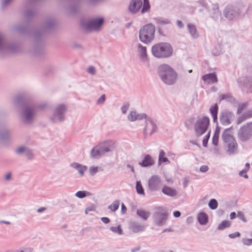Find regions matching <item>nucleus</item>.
Masks as SVG:
<instances>
[{
	"instance_id": "obj_17",
	"label": "nucleus",
	"mask_w": 252,
	"mask_h": 252,
	"mask_svg": "<svg viewBox=\"0 0 252 252\" xmlns=\"http://www.w3.org/2000/svg\"><path fill=\"white\" fill-rule=\"evenodd\" d=\"M137 51L139 57L143 63H146L149 61L148 58V55L147 53L146 47L142 45L140 43H137L136 44Z\"/></svg>"
},
{
	"instance_id": "obj_46",
	"label": "nucleus",
	"mask_w": 252,
	"mask_h": 252,
	"mask_svg": "<svg viewBox=\"0 0 252 252\" xmlns=\"http://www.w3.org/2000/svg\"><path fill=\"white\" fill-rule=\"evenodd\" d=\"M242 242L245 246H250L252 245V238H243Z\"/></svg>"
},
{
	"instance_id": "obj_34",
	"label": "nucleus",
	"mask_w": 252,
	"mask_h": 252,
	"mask_svg": "<svg viewBox=\"0 0 252 252\" xmlns=\"http://www.w3.org/2000/svg\"><path fill=\"white\" fill-rule=\"evenodd\" d=\"M169 162V160L165 157V152L163 150H160L159 151L158 162V164H161L162 162Z\"/></svg>"
},
{
	"instance_id": "obj_22",
	"label": "nucleus",
	"mask_w": 252,
	"mask_h": 252,
	"mask_svg": "<svg viewBox=\"0 0 252 252\" xmlns=\"http://www.w3.org/2000/svg\"><path fill=\"white\" fill-rule=\"evenodd\" d=\"M211 18L215 20H217L221 15L218 4H212L211 8L208 10Z\"/></svg>"
},
{
	"instance_id": "obj_62",
	"label": "nucleus",
	"mask_w": 252,
	"mask_h": 252,
	"mask_svg": "<svg viewBox=\"0 0 252 252\" xmlns=\"http://www.w3.org/2000/svg\"><path fill=\"white\" fill-rule=\"evenodd\" d=\"M209 169V167L207 165H202L200 168V171L201 172L205 173Z\"/></svg>"
},
{
	"instance_id": "obj_47",
	"label": "nucleus",
	"mask_w": 252,
	"mask_h": 252,
	"mask_svg": "<svg viewBox=\"0 0 252 252\" xmlns=\"http://www.w3.org/2000/svg\"><path fill=\"white\" fill-rule=\"evenodd\" d=\"M210 130L207 133V134L205 135V136L204 137L203 141H202V144L204 147H206L207 146L208 144V141L210 136Z\"/></svg>"
},
{
	"instance_id": "obj_21",
	"label": "nucleus",
	"mask_w": 252,
	"mask_h": 252,
	"mask_svg": "<svg viewBox=\"0 0 252 252\" xmlns=\"http://www.w3.org/2000/svg\"><path fill=\"white\" fill-rule=\"evenodd\" d=\"M69 165L72 168L77 170L81 177L84 175L85 172L88 169L87 166L76 162H71Z\"/></svg>"
},
{
	"instance_id": "obj_10",
	"label": "nucleus",
	"mask_w": 252,
	"mask_h": 252,
	"mask_svg": "<svg viewBox=\"0 0 252 252\" xmlns=\"http://www.w3.org/2000/svg\"><path fill=\"white\" fill-rule=\"evenodd\" d=\"M66 107L64 104H61L57 106L50 120L53 123L62 122L64 120V115Z\"/></svg>"
},
{
	"instance_id": "obj_54",
	"label": "nucleus",
	"mask_w": 252,
	"mask_h": 252,
	"mask_svg": "<svg viewBox=\"0 0 252 252\" xmlns=\"http://www.w3.org/2000/svg\"><path fill=\"white\" fill-rule=\"evenodd\" d=\"M35 14V12L32 10H27L25 13V16L27 18H30L33 16Z\"/></svg>"
},
{
	"instance_id": "obj_37",
	"label": "nucleus",
	"mask_w": 252,
	"mask_h": 252,
	"mask_svg": "<svg viewBox=\"0 0 252 252\" xmlns=\"http://www.w3.org/2000/svg\"><path fill=\"white\" fill-rule=\"evenodd\" d=\"M119 205L120 201L118 200H115L111 204L108 206V208L111 211L114 212L119 208Z\"/></svg>"
},
{
	"instance_id": "obj_33",
	"label": "nucleus",
	"mask_w": 252,
	"mask_h": 252,
	"mask_svg": "<svg viewBox=\"0 0 252 252\" xmlns=\"http://www.w3.org/2000/svg\"><path fill=\"white\" fill-rule=\"evenodd\" d=\"M210 111L213 118V121L214 122H215L218 119V105L215 104L214 106H212L210 109Z\"/></svg>"
},
{
	"instance_id": "obj_48",
	"label": "nucleus",
	"mask_w": 252,
	"mask_h": 252,
	"mask_svg": "<svg viewBox=\"0 0 252 252\" xmlns=\"http://www.w3.org/2000/svg\"><path fill=\"white\" fill-rule=\"evenodd\" d=\"M98 172V167L91 166L89 168V173L91 176H94Z\"/></svg>"
},
{
	"instance_id": "obj_4",
	"label": "nucleus",
	"mask_w": 252,
	"mask_h": 252,
	"mask_svg": "<svg viewBox=\"0 0 252 252\" xmlns=\"http://www.w3.org/2000/svg\"><path fill=\"white\" fill-rule=\"evenodd\" d=\"M114 148V142L112 140H105L94 147L91 151V156L98 158L106 153L111 151Z\"/></svg>"
},
{
	"instance_id": "obj_7",
	"label": "nucleus",
	"mask_w": 252,
	"mask_h": 252,
	"mask_svg": "<svg viewBox=\"0 0 252 252\" xmlns=\"http://www.w3.org/2000/svg\"><path fill=\"white\" fill-rule=\"evenodd\" d=\"M104 23L102 17H96L89 20L82 19L81 21V28L87 32H98Z\"/></svg>"
},
{
	"instance_id": "obj_58",
	"label": "nucleus",
	"mask_w": 252,
	"mask_h": 252,
	"mask_svg": "<svg viewBox=\"0 0 252 252\" xmlns=\"http://www.w3.org/2000/svg\"><path fill=\"white\" fill-rule=\"evenodd\" d=\"M240 236V233L239 232H235L233 233L229 234L228 237L231 239H234L239 237Z\"/></svg>"
},
{
	"instance_id": "obj_53",
	"label": "nucleus",
	"mask_w": 252,
	"mask_h": 252,
	"mask_svg": "<svg viewBox=\"0 0 252 252\" xmlns=\"http://www.w3.org/2000/svg\"><path fill=\"white\" fill-rule=\"evenodd\" d=\"M248 119L246 118V117L244 113H243L241 116H239L237 120V124L238 125H240L243 122L245 121L246 120Z\"/></svg>"
},
{
	"instance_id": "obj_49",
	"label": "nucleus",
	"mask_w": 252,
	"mask_h": 252,
	"mask_svg": "<svg viewBox=\"0 0 252 252\" xmlns=\"http://www.w3.org/2000/svg\"><path fill=\"white\" fill-rule=\"evenodd\" d=\"M75 196L79 198H83L86 196V191H78L76 192Z\"/></svg>"
},
{
	"instance_id": "obj_26",
	"label": "nucleus",
	"mask_w": 252,
	"mask_h": 252,
	"mask_svg": "<svg viewBox=\"0 0 252 252\" xmlns=\"http://www.w3.org/2000/svg\"><path fill=\"white\" fill-rule=\"evenodd\" d=\"M155 163L154 160L150 155H146L142 162H139V164L144 167H149L153 165Z\"/></svg>"
},
{
	"instance_id": "obj_14",
	"label": "nucleus",
	"mask_w": 252,
	"mask_h": 252,
	"mask_svg": "<svg viewBox=\"0 0 252 252\" xmlns=\"http://www.w3.org/2000/svg\"><path fill=\"white\" fill-rule=\"evenodd\" d=\"M234 113L228 110H224L220 113V121L223 126L229 125L234 121Z\"/></svg>"
},
{
	"instance_id": "obj_23",
	"label": "nucleus",
	"mask_w": 252,
	"mask_h": 252,
	"mask_svg": "<svg viewBox=\"0 0 252 252\" xmlns=\"http://www.w3.org/2000/svg\"><path fill=\"white\" fill-rule=\"evenodd\" d=\"M150 130V134L152 135L156 132L157 130V126L155 122L151 119H147L146 121V126L144 128V132Z\"/></svg>"
},
{
	"instance_id": "obj_8",
	"label": "nucleus",
	"mask_w": 252,
	"mask_h": 252,
	"mask_svg": "<svg viewBox=\"0 0 252 252\" xmlns=\"http://www.w3.org/2000/svg\"><path fill=\"white\" fill-rule=\"evenodd\" d=\"M168 213L162 207L156 208L152 215V219L154 224L158 227L165 225L168 220Z\"/></svg>"
},
{
	"instance_id": "obj_27",
	"label": "nucleus",
	"mask_w": 252,
	"mask_h": 252,
	"mask_svg": "<svg viewBox=\"0 0 252 252\" xmlns=\"http://www.w3.org/2000/svg\"><path fill=\"white\" fill-rule=\"evenodd\" d=\"M162 192L163 194L170 197L175 196L177 194V192L175 189L167 186H164L163 187Z\"/></svg>"
},
{
	"instance_id": "obj_64",
	"label": "nucleus",
	"mask_w": 252,
	"mask_h": 252,
	"mask_svg": "<svg viewBox=\"0 0 252 252\" xmlns=\"http://www.w3.org/2000/svg\"><path fill=\"white\" fill-rule=\"evenodd\" d=\"M177 26L180 28H183L184 27V25L183 22L179 20H178L176 22Z\"/></svg>"
},
{
	"instance_id": "obj_13",
	"label": "nucleus",
	"mask_w": 252,
	"mask_h": 252,
	"mask_svg": "<svg viewBox=\"0 0 252 252\" xmlns=\"http://www.w3.org/2000/svg\"><path fill=\"white\" fill-rule=\"evenodd\" d=\"M17 49V45L15 44H8L5 36L0 33V51L14 52Z\"/></svg>"
},
{
	"instance_id": "obj_3",
	"label": "nucleus",
	"mask_w": 252,
	"mask_h": 252,
	"mask_svg": "<svg viewBox=\"0 0 252 252\" xmlns=\"http://www.w3.org/2000/svg\"><path fill=\"white\" fill-rule=\"evenodd\" d=\"M152 55L157 58H166L172 54V47L166 42H160L153 45L151 48Z\"/></svg>"
},
{
	"instance_id": "obj_9",
	"label": "nucleus",
	"mask_w": 252,
	"mask_h": 252,
	"mask_svg": "<svg viewBox=\"0 0 252 252\" xmlns=\"http://www.w3.org/2000/svg\"><path fill=\"white\" fill-rule=\"evenodd\" d=\"M210 124V119L207 116L199 117L194 126L195 134L200 136L205 133Z\"/></svg>"
},
{
	"instance_id": "obj_57",
	"label": "nucleus",
	"mask_w": 252,
	"mask_h": 252,
	"mask_svg": "<svg viewBox=\"0 0 252 252\" xmlns=\"http://www.w3.org/2000/svg\"><path fill=\"white\" fill-rule=\"evenodd\" d=\"M12 0H2L1 4L3 8L8 6L12 1Z\"/></svg>"
},
{
	"instance_id": "obj_44",
	"label": "nucleus",
	"mask_w": 252,
	"mask_h": 252,
	"mask_svg": "<svg viewBox=\"0 0 252 252\" xmlns=\"http://www.w3.org/2000/svg\"><path fill=\"white\" fill-rule=\"evenodd\" d=\"M32 250L29 247L25 246L20 248L16 250V252H32Z\"/></svg>"
},
{
	"instance_id": "obj_32",
	"label": "nucleus",
	"mask_w": 252,
	"mask_h": 252,
	"mask_svg": "<svg viewBox=\"0 0 252 252\" xmlns=\"http://www.w3.org/2000/svg\"><path fill=\"white\" fill-rule=\"evenodd\" d=\"M137 215L144 220H146L150 216V213L143 209L136 210Z\"/></svg>"
},
{
	"instance_id": "obj_55",
	"label": "nucleus",
	"mask_w": 252,
	"mask_h": 252,
	"mask_svg": "<svg viewBox=\"0 0 252 252\" xmlns=\"http://www.w3.org/2000/svg\"><path fill=\"white\" fill-rule=\"evenodd\" d=\"M87 71L88 73H90L92 75H95L96 72L95 68L93 66H89Z\"/></svg>"
},
{
	"instance_id": "obj_56",
	"label": "nucleus",
	"mask_w": 252,
	"mask_h": 252,
	"mask_svg": "<svg viewBox=\"0 0 252 252\" xmlns=\"http://www.w3.org/2000/svg\"><path fill=\"white\" fill-rule=\"evenodd\" d=\"M231 96L228 94H222L220 96V99L221 100H225L226 101H229L231 100Z\"/></svg>"
},
{
	"instance_id": "obj_60",
	"label": "nucleus",
	"mask_w": 252,
	"mask_h": 252,
	"mask_svg": "<svg viewBox=\"0 0 252 252\" xmlns=\"http://www.w3.org/2000/svg\"><path fill=\"white\" fill-rule=\"evenodd\" d=\"M244 114L245 115L246 118L248 119L252 117V108L244 113Z\"/></svg>"
},
{
	"instance_id": "obj_61",
	"label": "nucleus",
	"mask_w": 252,
	"mask_h": 252,
	"mask_svg": "<svg viewBox=\"0 0 252 252\" xmlns=\"http://www.w3.org/2000/svg\"><path fill=\"white\" fill-rule=\"evenodd\" d=\"M189 182V179L188 177H186L184 178L183 181V186L184 188H186Z\"/></svg>"
},
{
	"instance_id": "obj_35",
	"label": "nucleus",
	"mask_w": 252,
	"mask_h": 252,
	"mask_svg": "<svg viewBox=\"0 0 252 252\" xmlns=\"http://www.w3.org/2000/svg\"><path fill=\"white\" fill-rule=\"evenodd\" d=\"M219 135L220 128L217 127L212 138V144L215 146H217L218 144Z\"/></svg>"
},
{
	"instance_id": "obj_63",
	"label": "nucleus",
	"mask_w": 252,
	"mask_h": 252,
	"mask_svg": "<svg viewBox=\"0 0 252 252\" xmlns=\"http://www.w3.org/2000/svg\"><path fill=\"white\" fill-rule=\"evenodd\" d=\"M101 220L105 224H107L110 222V220L107 217H102L101 218Z\"/></svg>"
},
{
	"instance_id": "obj_19",
	"label": "nucleus",
	"mask_w": 252,
	"mask_h": 252,
	"mask_svg": "<svg viewBox=\"0 0 252 252\" xmlns=\"http://www.w3.org/2000/svg\"><path fill=\"white\" fill-rule=\"evenodd\" d=\"M142 4V0H131L128 9L132 14H135L140 9Z\"/></svg>"
},
{
	"instance_id": "obj_11",
	"label": "nucleus",
	"mask_w": 252,
	"mask_h": 252,
	"mask_svg": "<svg viewBox=\"0 0 252 252\" xmlns=\"http://www.w3.org/2000/svg\"><path fill=\"white\" fill-rule=\"evenodd\" d=\"M55 21L52 18H48L41 27L40 31H34L32 33L33 36L37 40L39 39L46 32L52 29L55 26Z\"/></svg>"
},
{
	"instance_id": "obj_12",
	"label": "nucleus",
	"mask_w": 252,
	"mask_h": 252,
	"mask_svg": "<svg viewBox=\"0 0 252 252\" xmlns=\"http://www.w3.org/2000/svg\"><path fill=\"white\" fill-rule=\"evenodd\" d=\"M252 136V122L240 127L238 132V137L242 142H246Z\"/></svg>"
},
{
	"instance_id": "obj_42",
	"label": "nucleus",
	"mask_w": 252,
	"mask_h": 252,
	"mask_svg": "<svg viewBox=\"0 0 252 252\" xmlns=\"http://www.w3.org/2000/svg\"><path fill=\"white\" fill-rule=\"evenodd\" d=\"M129 107V103L128 102H124L121 106V110L124 114H126Z\"/></svg>"
},
{
	"instance_id": "obj_31",
	"label": "nucleus",
	"mask_w": 252,
	"mask_h": 252,
	"mask_svg": "<svg viewBox=\"0 0 252 252\" xmlns=\"http://www.w3.org/2000/svg\"><path fill=\"white\" fill-rule=\"evenodd\" d=\"M197 220L201 225H205L208 221V217L204 212H200L197 215Z\"/></svg>"
},
{
	"instance_id": "obj_59",
	"label": "nucleus",
	"mask_w": 252,
	"mask_h": 252,
	"mask_svg": "<svg viewBox=\"0 0 252 252\" xmlns=\"http://www.w3.org/2000/svg\"><path fill=\"white\" fill-rule=\"evenodd\" d=\"M247 170L243 169L239 172V175L244 177L245 179L248 178V176L246 174Z\"/></svg>"
},
{
	"instance_id": "obj_39",
	"label": "nucleus",
	"mask_w": 252,
	"mask_h": 252,
	"mask_svg": "<svg viewBox=\"0 0 252 252\" xmlns=\"http://www.w3.org/2000/svg\"><path fill=\"white\" fill-rule=\"evenodd\" d=\"M110 230L113 232L118 234L119 235H122L123 233V230L120 225L116 227L111 226L110 227Z\"/></svg>"
},
{
	"instance_id": "obj_43",
	"label": "nucleus",
	"mask_w": 252,
	"mask_h": 252,
	"mask_svg": "<svg viewBox=\"0 0 252 252\" xmlns=\"http://www.w3.org/2000/svg\"><path fill=\"white\" fill-rule=\"evenodd\" d=\"M222 53V50L220 46L215 47L212 50V54L214 56H219Z\"/></svg>"
},
{
	"instance_id": "obj_18",
	"label": "nucleus",
	"mask_w": 252,
	"mask_h": 252,
	"mask_svg": "<svg viewBox=\"0 0 252 252\" xmlns=\"http://www.w3.org/2000/svg\"><path fill=\"white\" fill-rule=\"evenodd\" d=\"M223 14L225 17L229 20L234 19L238 16L237 11L232 6H227L224 9Z\"/></svg>"
},
{
	"instance_id": "obj_38",
	"label": "nucleus",
	"mask_w": 252,
	"mask_h": 252,
	"mask_svg": "<svg viewBox=\"0 0 252 252\" xmlns=\"http://www.w3.org/2000/svg\"><path fill=\"white\" fill-rule=\"evenodd\" d=\"M231 222L229 220L222 221L218 226V229L222 230L230 226Z\"/></svg>"
},
{
	"instance_id": "obj_29",
	"label": "nucleus",
	"mask_w": 252,
	"mask_h": 252,
	"mask_svg": "<svg viewBox=\"0 0 252 252\" xmlns=\"http://www.w3.org/2000/svg\"><path fill=\"white\" fill-rule=\"evenodd\" d=\"M153 20L158 26H163L170 23L169 19L163 17H155Z\"/></svg>"
},
{
	"instance_id": "obj_45",
	"label": "nucleus",
	"mask_w": 252,
	"mask_h": 252,
	"mask_svg": "<svg viewBox=\"0 0 252 252\" xmlns=\"http://www.w3.org/2000/svg\"><path fill=\"white\" fill-rule=\"evenodd\" d=\"M27 148L25 147H20L15 150V153L18 155H21L23 154H25Z\"/></svg>"
},
{
	"instance_id": "obj_51",
	"label": "nucleus",
	"mask_w": 252,
	"mask_h": 252,
	"mask_svg": "<svg viewBox=\"0 0 252 252\" xmlns=\"http://www.w3.org/2000/svg\"><path fill=\"white\" fill-rule=\"evenodd\" d=\"M25 155L29 159H32L33 158V157H34L32 151L30 149H28V148L26 150Z\"/></svg>"
},
{
	"instance_id": "obj_16",
	"label": "nucleus",
	"mask_w": 252,
	"mask_h": 252,
	"mask_svg": "<svg viewBox=\"0 0 252 252\" xmlns=\"http://www.w3.org/2000/svg\"><path fill=\"white\" fill-rule=\"evenodd\" d=\"M149 118L145 113H139L136 111H131L127 115V120L130 122L140 121Z\"/></svg>"
},
{
	"instance_id": "obj_36",
	"label": "nucleus",
	"mask_w": 252,
	"mask_h": 252,
	"mask_svg": "<svg viewBox=\"0 0 252 252\" xmlns=\"http://www.w3.org/2000/svg\"><path fill=\"white\" fill-rule=\"evenodd\" d=\"M150 8V5L149 0H143V5L141 11L142 14L147 12L149 11Z\"/></svg>"
},
{
	"instance_id": "obj_24",
	"label": "nucleus",
	"mask_w": 252,
	"mask_h": 252,
	"mask_svg": "<svg viewBox=\"0 0 252 252\" xmlns=\"http://www.w3.org/2000/svg\"><path fill=\"white\" fill-rule=\"evenodd\" d=\"M129 229L133 232L137 233L140 231H142L145 229V226L143 224L140 223L137 221L131 222L129 224Z\"/></svg>"
},
{
	"instance_id": "obj_20",
	"label": "nucleus",
	"mask_w": 252,
	"mask_h": 252,
	"mask_svg": "<svg viewBox=\"0 0 252 252\" xmlns=\"http://www.w3.org/2000/svg\"><path fill=\"white\" fill-rule=\"evenodd\" d=\"M187 29L192 39H196L200 36L199 32L197 30L196 26L194 24L188 23L187 24Z\"/></svg>"
},
{
	"instance_id": "obj_5",
	"label": "nucleus",
	"mask_w": 252,
	"mask_h": 252,
	"mask_svg": "<svg viewBox=\"0 0 252 252\" xmlns=\"http://www.w3.org/2000/svg\"><path fill=\"white\" fill-rule=\"evenodd\" d=\"M232 126L225 129L222 134V139L227 147V152L229 155L234 154L238 147L236 140L232 134Z\"/></svg>"
},
{
	"instance_id": "obj_50",
	"label": "nucleus",
	"mask_w": 252,
	"mask_h": 252,
	"mask_svg": "<svg viewBox=\"0 0 252 252\" xmlns=\"http://www.w3.org/2000/svg\"><path fill=\"white\" fill-rule=\"evenodd\" d=\"M237 216L239 218V219L242 220L244 222H247V220L246 219L244 213H243L242 212H238Z\"/></svg>"
},
{
	"instance_id": "obj_25",
	"label": "nucleus",
	"mask_w": 252,
	"mask_h": 252,
	"mask_svg": "<svg viewBox=\"0 0 252 252\" xmlns=\"http://www.w3.org/2000/svg\"><path fill=\"white\" fill-rule=\"evenodd\" d=\"M203 80L208 84H214L218 81L217 77L215 73H209L202 76Z\"/></svg>"
},
{
	"instance_id": "obj_30",
	"label": "nucleus",
	"mask_w": 252,
	"mask_h": 252,
	"mask_svg": "<svg viewBox=\"0 0 252 252\" xmlns=\"http://www.w3.org/2000/svg\"><path fill=\"white\" fill-rule=\"evenodd\" d=\"M238 85L241 86H245L247 88H251L252 86V79H244L243 78H240L237 80Z\"/></svg>"
},
{
	"instance_id": "obj_15",
	"label": "nucleus",
	"mask_w": 252,
	"mask_h": 252,
	"mask_svg": "<svg viewBox=\"0 0 252 252\" xmlns=\"http://www.w3.org/2000/svg\"><path fill=\"white\" fill-rule=\"evenodd\" d=\"M162 186L161 178L157 176H152L148 181V187L149 189L153 191L159 190Z\"/></svg>"
},
{
	"instance_id": "obj_40",
	"label": "nucleus",
	"mask_w": 252,
	"mask_h": 252,
	"mask_svg": "<svg viewBox=\"0 0 252 252\" xmlns=\"http://www.w3.org/2000/svg\"><path fill=\"white\" fill-rule=\"evenodd\" d=\"M218 202L215 199H211L208 204L209 208L212 210H215L218 207Z\"/></svg>"
},
{
	"instance_id": "obj_52",
	"label": "nucleus",
	"mask_w": 252,
	"mask_h": 252,
	"mask_svg": "<svg viewBox=\"0 0 252 252\" xmlns=\"http://www.w3.org/2000/svg\"><path fill=\"white\" fill-rule=\"evenodd\" d=\"M105 101V94H102L100 97L97 100L96 104L97 105H100L103 104Z\"/></svg>"
},
{
	"instance_id": "obj_6",
	"label": "nucleus",
	"mask_w": 252,
	"mask_h": 252,
	"mask_svg": "<svg viewBox=\"0 0 252 252\" xmlns=\"http://www.w3.org/2000/svg\"><path fill=\"white\" fill-rule=\"evenodd\" d=\"M155 26L153 24H148L143 26L139 31V39L142 43L148 44L155 38Z\"/></svg>"
},
{
	"instance_id": "obj_2",
	"label": "nucleus",
	"mask_w": 252,
	"mask_h": 252,
	"mask_svg": "<svg viewBox=\"0 0 252 252\" xmlns=\"http://www.w3.org/2000/svg\"><path fill=\"white\" fill-rule=\"evenodd\" d=\"M158 74L162 82L168 86L175 84L178 79V73L167 64L160 65L158 68Z\"/></svg>"
},
{
	"instance_id": "obj_1",
	"label": "nucleus",
	"mask_w": 252,
	"mask_h": 252,
	"mask_svg": "<svg viewBox=\"0 0 252 252\" xmlns=\"http://www.w3.org/2000/svg\"><path fill=\"white\" fill-rule=\"evenodd\" d=\"M11 103L16 108L23 107L21 112V118L23 122L26 124L32 123L36 110L38 109H42L46 105L45 103L35 105L30 102L26 96L25 97L22 94H19L14 97L11 99Z\"/></svg>"
},
{
	"instance_id": "obj_28",
	"label": "nucleus",
	"mask_w": 252,
	"mask_h": 252,
	"mask_svg": "<svg viewBox=\"0 0 252 252\" xmlns=\"http://www.w3.org/2000/svg\"><path fill=\"white\" fill-rule=\"evenodd\" d=\"M11 130L8 128H2L0 129V139L6 140L10 138Z\"/></svg>"
},
{
	"instance_id": "obj_41",
	"label": "nucleus",
	"mask_w": 252,
	"mask_h": 252,
	"mask_svg": "<svg viewBox=\"0 0 252 252\" xmlns=\"http://www.w3.org/2000/svg\"><path fill=\"white\" fill-rule=\"evenodd\" d=\"M136 188L138 194H143L144 193V189L140 182L137 181Z\"/></svg>"
}]
</instances>
